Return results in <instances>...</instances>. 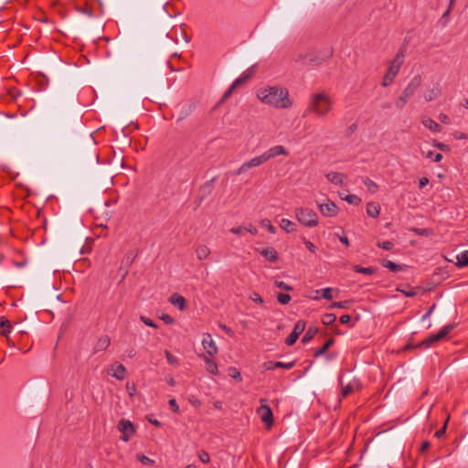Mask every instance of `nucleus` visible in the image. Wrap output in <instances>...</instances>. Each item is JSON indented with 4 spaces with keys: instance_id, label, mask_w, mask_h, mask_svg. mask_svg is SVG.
Here are the masks:
<instances>
[{
    "instance_id": "obj_1",
    "label": "nucleus",
    "mask_w": 468,
    "mask_h": 468,
    "mask_svg": "<svg viewBox=\"0 0 468 468\" xmlns=\"http://www.w3.org/2000/svg\"><path fill=\"white\" fill-rule=\"evenodd\" d=\"M256 97L262 103L276 109H288L292 105L288 90L281 86L261 88Z\"/></svg>"
},
{
    "instance_id": "obj_2",
    "label": "nucleus",
    "mask_w": 468,
    "mask_h": 468,
    "mask_svg": "<svg viewBox=\"0 0 468 468\" xmlns=\"http://www.w3.org/2000/svg\"><path fill=\"white\" fill-rule=\"evenodd\" d=\"M334 101L325 91L313 93L308 101L303 115L315 114L318 118H324L332 111Z\"/></svg>"
},
{
    "instance_id": "obj_3",
    "label": "nucleus",
    "mask_w": 468,
    "mask_h": 468,
    "mask_svg": "<svg viewBox=\"0 0 468 468\" xmlns=\"http://www.w3.org/2000/svg\"><path fill=\"white\" fill-rule=\"evenodd\" d=\"M333 54L334 48L330 46L310 49L304 55H300L297 61L304 65L320 66L325 63Z\"/></svg>"
},
{
    "instance_id": "obj_4",
    "label": "nucleus",
    "mask_w": 468,
    "mask_h": 468,
    "mask_svg": "<svg viewBox=\"0 0 468 468\" xmlns=\"http://www.w3.org/2000/svg\"><path fill=\"white\" fill-rule=\"evenodd\" d=\"M422 79L420 75L414 76L408 83L406 88L401 92L400 96L395 102L397 109H402L408 102V101L415 94L417 90L421 85Z\"/></svg>"
},
{
    "instance_id": "obj_5",
    "label": "nucleus",
    "mask_w": 468,
    "mask_h": 468,
    "mask_svg": "<svg viewBox=\"0 0 468 468\" xmlns=\"http://www.w3.org/2000/svg\"><path fill=\"white\" fill-rule=\"evenodd\" d=\"M294 213L297 220L302 225L308 228H314L318 225V216L313 209L308 207H297Z\"/></svg>"
},
{
    "instance_id": "obj_6",
    "label": "nucleus",
    "mask_w": 468,
    "mask_h": 468,
    "mask_svg": "<svg viewBox=\"0 0 468 468\" xmlns=\"http://www.w3.org/2000/svg\"><path fill=\"white\" fill-rule=\"evenodd\" d=\"M455 327L454 324L444 325L437 334L430 335L425 340L419 343L416 346L420 348H429L432 343L439 341L448 335Z\"/></svg>"
},
{
    "instance_id": "obj_7",
    "label": "nucleus",
    "mask_w": 468,
    "mask_h": 468,
    "mask_svg": "<svg viewBox=\"0 0 468 468\" xmlns=\"http://www.w3.org/2000/svg\"><path fill=\"white\" fill-rule=\"evenodd\" d=\"M406 56V48L401 46L395 55L394 58L390 61L387 72L393 76H397L404 63Z\"/></svg>"
},
{
    "instance_id": "obj_8",
    "label": "nucleus",
    "mask_w": 468,
    "mask_h": 468,
    "mask_svg": "<svg viewBox=\"0 0 468 468\" xmlns=\"http://www.w3.org/2000/svg\"><path fill=\"white\" fill-rule=\"evenodd\" d=\"M261 406L257 409V413L261 421L268 427H271L273 422L271 409L267 405L265 399H261Z\"/></svg>"
},
{
    "instance_id": "obj_9",
    "label": "nucleus",
    "mask_w": 468,
    "mask_h": 468,
    "mask_svg": "<svg viewBox=\"0 0 468 468\" xmlns=\"http://www.w3.org/2000/svg\"><path fill=\"white\" fill-rule=\"evenodd\" d=\"M265 164V160L262 157V154H260L258 156H255L249 161L244 162L235 172L234 174L236 176L242 175L246 173L249 169L260 166L261 165Z\"/></svg>"
},
{
    "instance_id": "obj_10",
    "label": "nucleus",
    "mask_w": 468,
    "mask_h": 468,
    "mask_svg": "<svg viewBox=\"0 0 468 468\" xmlns=\"http://www.w3.org/2000/svg\"><path fill=\"white\" fill-rule=\"evenodd\" d=\"M201 344H202L203 349L206 352V354H204L205 356H215L218 354V348L215 341L212 339V336L210 334L207 333V334L203 335Z\"/></svg>"
},
{
    "instance_id": "obj_11",
    "label": "nucleus",
    "mask_w": 468,
    "mask_h": 468,
    "mask_svg": "<svg viewBox=\"0 0 468 468\" xmlns=\"http://www.w3.org/2000/svg\"><path fill=\"white\" fill-rule=\"evenodd\" d=\"M118 429L122 432L121 440L123 441H128L134 432L133 424L125 419H122L119 421Z\"/></svg>"
},
{
    "instance_id": "obj_12",
    "label": "nucleus",
    "mask_w": 468,
    "mask_h": 468,
    "mask_svg": "<svg viewBox=\"0 0 468 468\" xmlns=\"http://www.w3.org/2000/svg\"><path fill=\"white\" fill-rule=\"evenodd\" d=\"M304 329L305 322L303 320L297 321L293 326L292 332L286 337L285 344L287 346L293 345L298 339L299 335L304 331Z\"/></svg>"
},
{
    "instance_id": "obj_13",
    "label": "nucleus",
    "mask_w": 468,
    "mask_h": 468,
    "mask_svg": "<svg viewBox=\"0 0 468 468\" xmlns=\"http://www.w3.org/2000/svg\"><path fill=\"white\" fill-rule=\"evenodd\" d=\"M265 163L280 155H288L289 152L282 145H275L261 154Z\"/></svg>"
},
{
    "instance_id": "obj_14",
    "label": "nucleus",
    "mask_w": 468,
    "mask_h": 468,
    "mask_svg": "<svg viewBox=\"0 0 468 468\" xmlns=\"http://www.w3.org/2000/svg\"><path fill=\"white\" fill-rule=\"evenodd\" d=\"M319 211L325 217H335L338 214L337 206L330 200L325 203L317 204Z\"/></svg>"
},
{
    "instance_id": "obj_15",
    "label": "nucleus",
    "mask_w": 468,
    "mask_h": 468,
    "mask_svg": "<svg viewBox=\"0 0 468 468\" xmlns=\"http://www.w3.org/2000/svg\"><path fill=\"white\" fill-rule=\"evenodd\" d=\"M295 362H280V361H266L262 364V367L264 370H274L276 368H284V369H291L294 367Z\"/></svg>"
},
{
    "instance_id": "obj_16",
    "label": "nucleus",
    "mask_w": 468,
    "mask_h": 468,
    "mask_svg": "<svg viewBox=\"0 0 468 468\" xmlns=\"http://www.w3.org/2000/svg\"><path fill=\"white\" fill-rule=\"evenodd\" d=\"M362 384L358 378H353L347 385L342 387L341 395L343 398L347 397L356 390H359Z\"/></svg>"
},
{
    "instance_id": "obj_17",
    "label": "nucleus",
    "mask_w": 468,
    "mask_h": 468,
    "mask_svg": "<svg viewBox=\"0 0 468 468\" xmlns=\"http://www.w3.org/2000/svg\"><path fill=\"white\" fill-rule=\"evenodd\" d=\"M109 374L118 380H123L126 378V368L122 364L115 363L112 365Z\"/></svg>"
},
{
    "instance_id": "obj_18",
    "label": "nucleus",
    "mask_w": 468,
    "mask_h": 468,
    "mask_svg": "<svg viewBox=\"0 0 468 468\" xmlns=\"http://www.w3.org/2000/svg\"><path fill=\"white\" fill-rule=\"evenodd\" d=\"M441 95V87L439 83H434L429 87L423 93V98L426 101H431Z\"/></svg>"
},
{
    "instance_id": "obj_19",
    "label": "nucleus",
    "mask_w": 468,
    "mask_h": 468,
    "mask_svg": "<svg viewBox=\"0 0 468 468\" xmlns=\"http://www.w3.org/2000/svg\"><path fill=\"white\" fill-rule=\"evenodd\" d=\"M200 357L206 363V370L211 375L217 376L218 375V367L217 363L213 360L214 356H208L205 355H201Z\"/></svg>"
},
{
    "instance_id": "obj_20",
    "label": "nucleus",
    "mask_w": 468,
    "mask_h": 468,
    "mask_svg": "<svg viewBox=\"0 0 468 468\" xmlns=\"http://www.w3.org/2000/svg\"><path fill=\"white\" fill-rule=\"evenodd\" d=\"M254 66L247 69L239 78H237L232 83L238 88L245 84L254 74Z\"/></svg>"
},
{
    "instance_id": "obj_21",
    "label": "nucleus",
    "mask_w": 468,
    "mask_h": 468,
    "mask_svg": "<svg viewBox=\"0 0 468 468\" xmlns=\"http://www.w3.org/2000/svg\"><path fill=\"white\" fill-rule=\"evenodd\" d=\"M110 345H111V338L108 335H105L101 336L97 340V342L93 347V354L106 350L110 346Z\"/></svg>"
},
{
    "instance_id": "obj_22",
    "label": "nucleus",
    "mask_w": 468,
    "mask_h": 468,
    "mask_svg": "<svg viewBox=\"0 0 468 468\" xmlns=\"http://www.w3.org/2000/svg\"><path fill=\"white\" fill-rule=\"evenodd\" d=\"M325 177L330 183L335 186H342L344 184L345 175L338 172H330L325 175Z\"/></svg>"
},
{
    "instance_id": "obj_23",
    "label": "nucleus",
    "mask_w": 468,
    "mask_h": 468,
    "mask_svg": "<svg viewBox=\"0 0 468 468\" xmlns=\"http://www.w3.org/2000/svg\"><path fill=\"white\" fill-rule=\"evenodd\" d=\"M261 255H263L270 262H275L278 260V253L272 247H267L261 250Z\"/></svg>"
},
{
    "instance_id": "obj_24",
    "label": "nucleus",
    "mask_w": 468,
    "mask_h": 468,
    "mask_svg": "<svg viewBox=\"0 0 468 468\" xmlns=\"http://www.w3.org/2000/svg\"><path fill=\"white\" fill-rule=\"evenodd\" d=\"M379 213H380L379 204H378L376 202H368L367 204V214L369 217L376 218L379 216Z\"/></svg>"
},
{
    "instance_id": "obj_25",
    "label": "nucleus",
    "mask_w": 468,
    "mask_h": 468,
    "mask_svg": "<svg viewBox=\"0 0 468 468\" xmlns=\"http://www.w3.org/2000/svg\"><path fill=\"white\" fill-rule=\"evenodd\" d=\"M195 251L197 258L200 261L207 259L210 255V250L207 245H198Z\"/></svg>"
},
{
    "instance_id": "obj_26",
    "label": "nucleus",
    "mask_w": 468,
    "mask_h": 468,
    "mask_svg": "<svg viewBox=\"0 0 468 468\" xmlns=\"http://www.w3.org/2000/svg\"><path fill=\"white\" fill-rule=\"evenodd\" d=\"M170 302L172 304L176 306L181 311H183L186 308V299L180 294H173L170 297Z\"/></svg>"
},
{
    "instance_id": "obj_27",
    "label": "nucleus",
    "mask_w": 468,
    "mask_h": 468,
    "mask_svg": "<svg viewBox=\"0 0 468 468\" xmlns=\"http://www.w3.org/2000/svg\"><path fill=\"white\" fill-rule=\"evenodd\" d=\"M422 124L433 133H440L441 130V125L431 118L423 119Z\"/></svg>"
},
{
    "instance_id": "obj_28",
    "label": "nucleus",
    "mask_w": 468,
    "mask_h": 468,
    "mask_svg": "<svg viewBox=\"0 0 468 468\" xmlns=\"http://www.w3.org/2000/svg\"><path fill=\"white\" fill-rule=\"evenodd\" d=\"M280 227L287 233H292L296 231V224L287 218H282L281 220Z\"/></svg>"
},
{
    "instance_id": "obj_29",
    "label": "nucleus",
    "mask_w": 468,
    "mask_h": 468,
    "mask_svg": "<svg viewBox=\"0 0 468 468\" xmlns=\"http://www.w3.org/2000/svg\"><path fill=\"white\" fill-rule=\"evenodd\" d=\"M12 325L10 322L4 316L0 317V334L2 335L7 336V335L11 332Z\"/></svg>"
},
{
    "instance_id": "obj_30",
    "label": "nucleus",
    "mask_w": 468,
    "mask_h": 468,
    "mask_svg": "<svg viewBox=\"0 0 468 468\" xmlns=\"http://www.w3.org/2000/svg\"><path fill=\"white\" fill-rule=\"evenodd\" d=\"M365 186L367 187V191L371 194H375L378 191L379 187L377 183H375L370 178H365L363 180Z\"/></svg>"
},
{
    "instance_id": "obj_31",
    "label": "nucleus",
    "mask_w": 468,
    "mask_h": 468,
    "mask_svg": "<svg viewBox=\"0 0 468 468\" xmlns=\"http://www.w3.org/2000/svg\"><path fill=\"white\" fill-rule=\"evenodd\" d=\"M456 259H457L456 264L459 267L468 266V250H464V251L461 252L460 254H458L456 256Z\"/></svg>"
},
{
    "instance_id": "obj_32",
    "label": "nucleus",
    "mask_w": 468,
    "mask_h": 468,
    "mask_svg": "<svg viewBox=\"0 0 468 468\" xmlns=\"http://www.w3.org/2000/svg\"><path fill=\"white\" fill-rule=\"evenodd\" d=\"M382 266L388 269L389 271H391L393 272L401 271V266H399L397 263H395L391 261H388V260H384L382 262Z\"/></svg>"
},
{
    "instance_id": "obj_33",
    "label": "nucleus",
    "mask_w": 468,
    "mask_h": 468,
    "mask_svg": "<svg viewBox=\"0 0 468 468\" xmlns=\"http://www.w3.org/2000/svg\"><path fill=\"white\" fill-rule=\"evenodd\" d=\"M398 291L402 292L407 297H413L417 294L416 290L410 286H399Z\"/></svg>"
},
{
    "instance_id": "obj_34",
    "label": "nucleus",
    "mask_w": 468,
    "mask_h": 468,
    "mask_svg": "<svg viewBox=\"0 0 468 468\" xmlns=\"http://www.w3.org/2000/svg\"><path fill=\"white\" fill-rule=\"evenodd\" d=\"M336 320V315L335 314L329 313L325 314L322 317V323L325 325L333 324Z\"/></svg>"
},
{
    "instance_id": "obj_35",
    "label": "nucleus",
    "mask_w": 468,
    "mask_h": 468,
    "mask_svg": "<svg viewBox=\"0 0 468 468\" xmlns=\"http://www.w3.org/2000/svg\"><path fill=\"white\" fill-rule=\"evenodd\" d=\"M350 307V301H342V302H334L329 306L328 309L340 308V309H348Z\"/></svg>"
},
{
    "instance_id": "obj_36",
    "label": "nucleus",
    "mask_w": 468,
    "mask_h": 468,
    "mask_svg": "<svg viewBox=\"0 0 468 468\" xmlns=\"http://www.w3.org/2000/svg\"><path fill=\"white\" fill-rule=\"evenodd\" d=\"M332 292H333V289L330 287H327V288L316 290L315 293H321V295L324 299L331 300V299H333Z\"/></svg>"
},
{
    "instance_id": "obj_37",
    "label": "nucleus",
    "mask_w": 468,
    "mask_h": 468,
    "mask_svg": "<svg viewBox=\"0 0 468 468\" xmlns=\"http://www.w3.org/2000/svg\"><path fill=\"white\" fill-rule=\"evenodd\" d=\"M228 372H229V376L230 378H234L238 382L242 381L240 372L236 367H229Z\"/></svg>"
},
{
    "instance_id": "obj_38",
    "label": "nucleus",
    "mask_w": 468,
    "mask_h": 468,
    "mask_svg": "<svg viewBox=\"0 0 468 468\" xmlns=\"http://www.w3.org/2000/svg\"><path fill=\"white\" fill-rule=\"evenodd\" d=\"M237 89V87L231 83V85L229 87V89L224 92L222 98L218 101V104H222L225 102L233 93V91Z\"/></svg>"
},
{
    "instance_id": "obj_39",
    "label": "nucleus",
    "mask_w": 468,
    "mask_h": 468,
    "mask_svg": "<svg viewBox=\"0 0 468 468\" xmlns=\"http://www.w3.org/2000/svg\"><path fill=\"white\" fill-rule=\"evenodd\" d=\"M261 225L262 228H265L271 234H274L276 232V228L267 218L262 219L261 221Z\"/></svg>"
},
{
    "instance_id": "obj_40",
    "label": "nucleus",
    "mask_w": 468,
    "mask_h": 468,
    "mask_svg": "<svg viewBox=\"0 0 468 468\" xmlns=\"http://www.w3.org/2000/svg\"><path fill=\"white\" fill-rule=\"evenodd\" d=\"M334 343V340L333 339H329L327 340L324 346L319 349L317 350L315 353H314V356H322Z\"/></svg>"
},
{
    "instance_id": "obj_41",
    "label": "nucleus",
    "mask_w": 468,
    "mask_h": 468,
    "mask_svg": "<svg viewBox=\"0 0 468 468\" xmlns=\"http://www.w3.org/2000/svg\"><path fill=\"white\" fill-rule=\"evenodd\" d=\"M425 156L427 158L432 159L434 162H440L442 159V155L440 153H435L431 150L428 151Z\"/></svg>"
},
{
    "instance_id": "obj_42",
    "label": "nucleus",
    "mask_w": 468,
    "mask_h": 468,
    "mask_svg": "<svg viewBox=\"0 0 468 468\" xmlns=\"http://www.w3.org/2000/svg\"><path fill=\"white\" fill-rule=\"evenodd\" d=\"M344 199L352 205H359L361 202V198L358 197L356 195H347Z\"/></svg>"
},
{
    "instance_id": "obj_43",
    "label": "nucleus",
    "mask_w": 468,
    "mask_h": 468,
    "mask_svg": "<svg viewBox=\"0 0 468 468\" xmlns=\"http://www.w3.org/2000/svg\"><path fill=\"white\" fill-rule=\"evenodd\" d=\"M395 78H396L395 76H393V75L390 76L389 73L386 72L383 77L381 85L383 87H388V86L391 85L392 82L394 81Z\"/></svg>"
},
{
    "instance_id": "obj_44",
    "label": "nucleus",
    "mask_w": 468,
    "mask_h": 468,
    "mask_svg": "<svg viewBox=\"0 0 468 468\" xmlns=\"http://www.w3.org/2000/svg\"><path fill=\"white\" fill-rule=\"evenodd\" d=\"M354 270L356 272L363 273V274H367V275H371L374 273V270L371 267L366 268V267L356 266L354 268Z\"/></svg>"
},
{
    "instance_id": "obj_45",
    "label": "nucleus",
    "mask_w": 468,
    "mask_h": 468,
    "mask_svg": "<svg viewBox=\"0 0 468 468\" xmlns=\"http://www.w3.org/2000/svg\"><path fill=\"white\" fill-rule=\"evenodd\" d=\"M277 300L281 304H287L291 301V296L287 293H278L277 294Z\"/></svg>"
},
{
    "instance_id": "obj_46",
    "label": "nucleus",
    "mask_w": 468,
    "mask_h": 468,
    "mask_svg": "<svg viewBox=\"0 0 468 468\" xmlns=\"http://www.w3.org/2000/svg\"><path fill=\"white\" fill-rule=\"evenodd\" d=\"M167 362L170 365L178 366V359L173 356L169 351H165V353Z\"/></svg>"
},
{
    "instance_id": "obj_47",
    "label": "nucleus",
    "mask_w": 468,
    "mask_h": 468,
    "mask_svg": "<svg viewBox=\"0 0 468 468\" xmlns=\"http://www.w3.org/2000/svg\"><path fill=\"white\" fill-rule=\"evenodd\" d=\"M140 320L147 326H150V327H153V328H157L158 325L150 318L146 317V316H144V315H141L140 316Z\"/></svg>"
},
{
    "instance_id": "obj_48",
    "label": "nucleus",
    "mask_w": 468,
    "mask_h": 468,
    "mask_svg": "<svg viewBox=\"0 0 468 468\" xmlns=\"http://www.w3.org/2000/svg\"><path fill=\"white\" fill-rule=\"evenodd\" d=\"M274 285L277 287V288H280V289H282L284 291H292V287L287 283H285L284 282L282 281H275L274 282Z\"/></svg>"
},
{
    "instance_id": "obj_49",
    "label": "nucleus",
    "mask_w": 468,
    "mask_h": 468,
    "mask_svg": "<svg viewBox=\"0 0 468 468\" xmlns=\"http://www.w3.org/2000/svg\"><path fill=\"white\" fill-rule=\"evenodd\" d=\"M138 460L144 465H150L154 463V461L144 454H137Z\"/></svg>"
},
{
    "instance_id": "obj_50",
    "label": "nucleus",
    "mask_w": 468,
    "mask_h": 468,
    "mask_svg": "<svg viewBox=\"0 0 468 468\" xmlns=\"http://www.w3.org/2000/svg\"><path fill=\"white\" fill-rule=\"evenodd\" d=\"M377 245L379 248H382L383 250H390L394 247V244L391 241H389V240H386V241H382V242H378Z\"/></svg>"
},
{
    "instance_id": "obj_51",
    "label": "nucleus",
    "mask_w": 468,
    "mask_h": 468,
    "mask_svg": "<svg viewBox=\"0 0 468 468\" xmlns=\"http://www.w3.org/2000/svg\"><path fill=\"white\" fill-rule=\"evenodd\" d=\"M250 299L257 303H263V299L262 297L260 295V293L256 292H252L250 294Z\"/></svg>"
},
{
    "instance_id": "obj_52",
    "label": "nucleus",
    "mask_w": 468,
    "mask_h": 468,
    "mask_svg": "<svg viewBox=\"0 0 468 468\" xmlns=\"http://www.w3.org/2000/svg\"><path fill=\"white\" fill-rule=\"evenodd\" d=\"M198 457H199V460L203 463H208L209 461H210V457H209V454L205 452V451H201L199 453H198Z\"/></svg>"
},
{
    "instance_id": "obj_53",
    "label": "nucleus",
    "mask_w": 468,
    "mask_h": 468,
    "mask_svg": "<svg viewBox=\"0 0 468 468\" xmlns=\"http://www.w3.org/2000/svg\"><path fill=\"white\" fill-rule=\"evenodd\" d=\"M78 11L83 15H86L89 17H92L93 16L91 8L88 6L78 7Z\"/></svg>"
},
{
    "instance_id": "obj_54",
    "label": "nucleus",
    "mask_w": 468,
    "mask_h": 468,
    "mask_svg": "<svg viewBox=\"0 0 468 468\" xmlns=\"http://www.w3.org/2000/svg\"><path fill=\"white\" fill-rule=\"evenodd\" d=\"M455 0H449L448 8L442 14L441 18H447L454 6Z\"/></svg>"
},
{
    "instance_id": "obj_55",
    "label": "nucleus",
    "mask_w": 468,
    "mask_h": 468,
    "mask_svg": "<svg viewBox=\"0 0 468 468\" xmlns=\"http://www.w3.org/2000/svg\"><path fill=\"white\" fill-rule=\"evenodd\" d=\"M169 406H170V409L176 412V413H178L179 412V406L178 404L176 403V400L175 399H171L169 400Z\"/></svg>"
},
{
    "instance_id": "obj_56",
    "label": "nucleus",
    "mask_w": 468,
    "mask_h": 468,
    "mask_svg": "<svg viewBox=\"0 0 468 468\" xmlns=\"http://www.w3.org/2000/svg\"><path fill=\"white\" fill-rule=\"evenodd\" d=\"M446 428H447V421H445V423H444L442 428H441L440 430H438L435 432V437H437L438 439L443 437L445 432H446Z\"/></svg>"
},
{
    "instance_id": "obj_57",
    "label": "nucleus",
    "mask_w": 468,
    "mask_h": 468,
    "mask_svg": "<svg viewBox=\"0 0 468 468\" xmlns=\"http://www.w3.org/2000/svg\"><path fill=\"white\" fill-rule=\"evenodd\" d=\"M304 245H305V247L307 248V250L309 251H311L313 253L315 252L316 247H315V245L313 242H311L310 240L304 239Z\"/></svg>"
},
{
    "instance_id": "obj_58",
    "label": "nucleus",
    "mask_w": 468,
    "mask_h": 468,
    "mask_svg": "<svg viewBox=\"0 0 468 468\" xmlns=\"http://www.w3.org/2000/svg\"><path fill=\"white\" fill-rule=\"evenodd\" d=\"M244 230L245 231H248L253 235H256L258 233V229L256 227H254L253 225L251 224H249L247 226H244Z\"/></svg>"
},
{
    "instance_id": "obj_59",
    "label": "nucleus",
    "mask_w": 468,
    "mask_h": 468,
    "mask_svg": "<svg viewBox=\"0 0 468 468\" xmlns=\"http://www.w3.org/2000/svg\"><path fill=\"white\" fill-rule=\"evenodd\" d=\"M314 332H312L311 329H309L305 335H303V339H302V342L303 343H307L308 341H310V339H312V337L314 336Z\"/></svg>"
},
{
    "instance_id": "obj_60",
    "label": "nucleus",
    "mask_w": 468,
    "mask_h": 468,
    "mask_svg": "<svg viewBox=\"0 0 468 468\" xmlns=\"http://www.w3.org/2000/svg\"><path fill=\"white\" fill-rule=\"evenodd\" d=\"M231 233L233 234H237V235H242L243 234V231L244 230V226H240V227H237V228H232L230 229L229 230Z\"/></svg>"
},
{
    "instance_id": "obj_61",
    "label": "nucleus",
    "mask_w": 468,
    "mask_h": 468,
    "mask_svg": "<svg viewBox=\"0 0 468 468\" xmlns=\"http://www.w3.org/2000/svg\"><path fill=\"white\" fill-rule=\"evenodd\" d=\"M160 318L167 324H172L175 322L174 318L168 314H163Z\"/></svg>"
},
{
    "instance_id": "obj_62",
    "label": "nucleus",
    "mask_w": 468,
    "mask_h": 468,
    "mask_svg": "<svg viewBox=\"0 0 468 468\" xmlns=\"http://www.w3.org/2000/svg\"><path fill=\"white\" fill-rule=\"evenodd\" d=\"M350 320H351V317L348 314H343L340 317V323L344 324H348L350 322Z\"/></svg>"
},
{
    "instance_id": "obj_63",
    "label": "nucleus",
    "mask_w": 468,
    "mask_h": 468,
    "mask_svg": "<svg viewBox=\"0 0 468 468\" xmlns=\"http://www.w3.org/2000/svg\"><path fill=\"white\" fill-rule=\"evenodd\" d=\"M429 184V179L427 177H421L419 182V186L420 188L426 186Z\"/></svg>"
},
{
    "instance_id": "obj_64",
    "label": "nucleus",
    "mask_w": 468,
    "mask_h": 468,
    "mask_svg": "<svg viewBox=\"0 0 468 468\" xmlns=\"http://www.w3.org/2000/svg\"><path fill=\"white\" fill-rule=\"evenodd\" d=\"M439 119L441 122H444V123H449L450 122V118L444 114V113H441L439 115Z\"/></svg>"
}]
</instances>
